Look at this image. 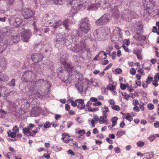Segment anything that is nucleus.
<instances>
[{
    "instance_id": "obj_53",
    "label": "nucleus",
    "mask_w": 159,
    "mask_h": 159,
    "mask_svg": "<svg viewBox=\"0 0 159 159\" xmlns=\"http://www.w3.org/2000/svg\"><path fill=\"white\" fill-rule=\"evenodd\" d=\"M33 25L34 26V32H37L38 30H42V29H41V28L39 29H38L36 27L35 25V22H34V23H33Z\"/></svg>"
},
{
    "instance_id": "obj_43",
    "label": "nucleus",
    "mask_w": 159,
    "mask_h": 159,
    "mask_svg": "<svg viewBox=\"0 0 159 159\" xmlns=\"http://www.w3.org/2000/svg\"><path fill=\"white\" fill-rule=\"evenodd\" d=\"M148 109L150 110H152L154 108V106L151 103L148 104L147 105Z\"/></svg>"
},
{
    "instance_id": "obj_32",
    "label": "nucleus",
    "mask_w": 159,
    "mask_h": 159,
    "mask_svg": "<svg viewBox=\"0 0 159 159\" xmlns=\"http://www.w3.org/2000/svg\"><path fill=\"white\" fill-rule=\"evenodd\" d=\"M107 120L105 119L102 116L100 117L99 119V122L100 124H102L104 123H107Z\"/></svg>"
},
{
    "instance_id": "obj_52",
    "label": "nucleus",
    "mask_w": 159,
    "mask_h": 159,
    "mask_svg": "<svg viewBox=\"0 0 159 159\" xmlns=\"http://www.w3.org/2000/svg\"><path fill=\"white\" fill-rule=\"evenodd\" d=\"M137 145L138 146L141 147L144 145V143L142 141L138 142L137 143Z\"/></svg>"
},
{
    "instance_id": "obj_20",
    "label": "nucleus",
    "mask_w": 159,
    "mask_h": 159,
    "mask_svg": "<svg viewBox=\"0 0 159 159\" xmlns=\"http://www.w3.org/2000/svg\"><path fill=\"white\" fill-rule=\"evenodd\" d=\"M116 85H113L111 84H109L107 86V89L108 90L112 91L114 93L113 94H114L116 93L115 89H116Z\"/></svg>"
},
{
    "instance_id": "obj_60",
    "label": "nucleus",
    "mask_w": 159,
    "mask_h": 159,
    "mask_svg": "<svg viewBox=\"0 0 159 159\" xmlns=\"http://www.w3.org/2000/svg\"><path fill=\"white\" fill-rule=\"evenodd\" d=\"M152 79V77H148L146 81V83L148 84H149L151 82Z\"/></svg>"
},
{
    "instance_id": "obj_10",
    "label": "nucleus",
    "mask_w": 159,
    "mask_h": 159,
    "mask_svg": "<svg viewBox=\"0 0 159 159\" xmlns=\"http://www.w3.org/2000/svg\"><path fill=\"white\" fill-rule=\"evenodd\" d=\"M31 58L33 61L37 63L41 61L43 57L40 54L34 53L32 55Z\"/></svg>"
},
{
    "instance_id": "obj_19",
    "label": "nucleus",
    "mask_w": 159,
    "mask_h": 159,
    "mask_svg": "<svg viewBox=\"0 0 159 159\" xmlns=\"http://www.w3.org/2000/svg\"><path fill=\"white\" fill-rule=\"evenodd\" d=\"M154 155V154L153 152H150L144 153L141 155V156H146L145 157L146 159H150L153 157Z\"/></svg>"
},
{
    "instance_id": "obj_61",
    "label": "nucleus",
    "mask_w": 159,
    "mask_h": 159,
    "mask_svg": "<svg viewBox=\"0 0 159 159\" xmlns=\"http://www.w3.org/2000/svg\"><path fill=\"white\" fill-rule=\"evenodd\" d=\"M91 101L96 102L98 101V99L95 97H91L90 98Z\"/></svg>"
},
{
    "instance_id": "obj_28",
    "label": "nucleus",
    "mask_w": 159,
    "mask_h": 159,
    "mask_svg": "<svg viewBox=\"0 0 159 159\" xmlns=\"http://www.w3.org/2000/svg\"><path fill=\"white\" fill-rule=\"evenodd\" d=\"M69 22L68 20H64L63 22H62V25H64V26L65 27L66 29L67 30L69 28Z\"/></svg>"
},
{
    "instance_id": "obj_2",
    "label": "nucleus",
    "mask_w": 159,
    "mask_h": 159,
    "mask_svg": "<svg viewBox=\"0 0 159 159\" xmlns=\"http://www.w3.org/2000/svg\"><path fill=\"white\" fill-rule=\"evenodd\" d=\"M79 29L85 34H86L90 28V25L89 20L87 17L82 18L79 22Z\"/></svg>"
},
{
    "instance_id": "obj_48",
    "label": "nucleus",
    "mask_w": 159,
    "mask_h": 159,
    "mask_svg": "<svg viewBox=\"0 0 159 159\" xmlns=\"http://www.w3.org/2000/svg\"><path fill=\"white\" fill-rule=\"evenodd\" d=\"M159 73H157L154 77V79L155 81H158L159 80Z\"/></svg>"
},
{
    "instance_id": "obj_35",
    "label": "nucleus",
    "mask_w": 159,
    "mask_h": 159,
    "mask_svg": "<svg viewBox=\"0 0 159 159\" xmlns=\"http://www.w3.org/2000/svg\"><path fill=\"white\" fill-rule=\"evenodd\" d=\"M67 102H70L71 103V104L73 107H76L77 106V102H76V100L75 101H74L73 100H68Z\"/></svg>"
},
{
    "instance_id": "obj_46",
    "label": "nucleus",
    "mask_w": 159,
    "mask_h": 159,
    "mask_svg": "<svg viewBox=\"0 0 159 159\" xmlns=\"http://www.w3.org/2000/svg\"><path fill=\"white\" fill-rule=\"evenodd\" d=\"M65 39L61 38V39L58 38L56 40V45H57V44L60 43H62V42L64 41Z\"/></svg>"
},
{
    "instance_id": "obj_62",
    "label": "nucleus",
    "mask_w": 159,
    "mask_h": 159,
    "mask_svg": "<svg viewBox=\"0 0 159 159\" xmlns=\"http://www.w3.org/2000/svg\"><path fill=\"white\" fill-rule=\"evenodd\" d=\"M122 47L126 52H129L130 50L126 46H125V45H123Z\"/></svg>"
},
{
    "instance_id": "obj_42",
    "label": "nucleus",
    "mask_w": 159,
    "mask_h": 159,
    "mask_svg": "<svg viewBox=\"0 0 159 159\" xmlns=\"http://www.w3.org/2000/svg\"><path fill=\"white\" fill-rule=\"evenodd\" d=\"M83 52H85V53L87 54V55L90 54H91L90 52V51L89 49V48H85L83 50V51H82Z\"/></svg>"
},
{
    "instance_id": "obj_31",
    "label": "nucleus",
    "mask_w": 159,
    "mask_h": 159,
    "mask_svg": "<svg viewBox=\"0 0 159 159\" xmlns=\"http://www.w3.org/2000/svg\"><path fill=\"white\" fill-rule=\"evenodd\" d=\"M7 134L9 136H10L12 138H15L16 136V134L14 132H11L10 131L7 132Z\"/></svg>"
},
{
    "instance_id": "obj_13",
    "label": "nucleus",
    "mask_w": 159,
    "mask_h": 159,
    "mask_svg": "<svg viewBox=\"0 0 159 159\" xmlns=\"http://www.w3.org/2000/svg\"><path fill=\"white\" fill-rule=\"evenodd\" d=\"M62 24V22L61 20H59L57 21L56 19L55 20H52L49 22V24L51 25V26H53L55 29L58 26L61 25Z\"/></svg>"
},
{
    "instance_id": "obj_33",
    "label": "nucleus",
    "mask_w": 159,
    "mask_h": 159,
    "mask_svg": "<svg viewBox=\"0 0 159 159\" xmlns=\"http://www.w3.org/2000/svg\"><path fill=\"white\" fill-rule=\"evenodd\" d=\"M7 48V45L5 44L0 46V52H2L4 51Z\"/></svg>"
},
{
    "instance_id": "obj_47",
    "label": "nucleus",
    "mask_w": 159,
    "mask_h": 159,
    "mask_svg": "<svg viewBox=\"0 0 159 159\" xmlns=\"http://www.w3.org/2000/svg\"><path fill=\"white\" fill-rule=\"evenodd\" d=\"M115 72L116 75H117L120 74L122 72V70L120 68H117L115 70Z\"/></svg>"
},
{
    "instance_id": "obj_16",
    "label": "nucleus",
    "mask_w": 159,
    "mask_h": 159,
    "mask_svg": "<svg viewBox=\"0 0 159 159\" xmlns=\"http://www.w3.org/2000/svg\"><path fill=\"white\" fill-rule=\"evenodd\" d=\"M11 30L7 29V27H4L2 29V35L4 36H9L11 34Z\"/></svg>"
},
{
    "instance_id": "obj_21",
    "label": "nucleus",
    "mask_w": 159,
    "mask_h": 159,
    "mask_svg": "<svg viewBox=\"0 0 159 159\" xmlns=\"http://www.w3.org/2000/svg\"><path fill=\"white\" fill-rule=\"evenodd\" d=\"M33 113L35 116H38L41 112V109L40 108H36L33 109Z\"/></svg>"
},
{
    "instance_id": "obj_56",
    "label": "nucleus",
    "mask_w": 159,
    "mask_h": 159,
    "mask_svg": "<svg viewBox=\"0 0 159 159\" xmlns=\"http://www.w3.org/2000/svg\"><path fill=\"white\" fill-rule=\"evenodd\" d=\"M47 0H40V3L41 5H43L46 4L47 3Z\"/></svg>"
},
{
    "instance_id": "obj_24",
    "label": "nucleus",
    "mask_w": 159,
    "mask_h": 159,
    "mask_svg": "<svg viewBox=\"0 0 159 159\" xmlns=\"http://www.w3.org/2000/svg\"><path fill=\"white\" fill-rule=\"evenodd\" d=\"M1 76V77L0 80V81H7L9 79V77L6 74L2 73Z\"/></svg>"
},
{
    "instance_id": "obj_37",
    "label": "nucleus",
    "mask_w": 159,
    "mask_h": 159,
    "mask_svg": "<svg viewBox=\"0 0 159 159\" xmlns=\"http://www.w3.org/2000/svg\"><path fill=\"white\" fill-rule=\"evenodd\" d=\"M125 134V132L123 130H119L116 134V136L120 137Z\"/></svg>"
},
{
    "instance_id": "obj_45",
    "label": "nucleus",
    "mask_w": 159,
    "mask_h": 159,
    "mask_svg": "<svg viewBox=\"0 0 159 159\" xmlns=\"http://www.w3.org/2000/svg\"><path fill=\"white\" fill-rule=\"evenodd\" d=\"M51 124L49 122L47 121L44 125V127L45 128H47L50 127L51 126Z\"/></svg>"
},
{
    "instance_id": "obj_50",
    "label": "nucleus",
    "mask_w": 159,
    "mask_h": 159,
    "mask_svg": "<svg viewBox=\"0 0 159 159\" xmlns=\"http://www.w3.org/2000/svg\"><path fill=\"white\" fill-rule=\"evenodd\" d=\"M129 72L132 75H134L136 73V71L134 68H132L130 69Z\"/></svg>"
},
{
    "instance_id": "obj_8",
    "label": "nucleus",
    "mask_w": 159,
    "mask_h": 159,
    "mask_svg": "<svg viewBox=\"0 0 159 159\" xmlns=\"http://www.w3.org/2000/svg\"><path fill=\"white\" fill-rule=\"evenodd\" d=\"M61 61L62 64L64 65V68L66 70L70 76V74L73 70V67L71 66L69 63L66 62V60L64 58L61 57Z\"/></svg>"
},
{
    "instance_id": "obj_29",
    "label": "nucleus",
    "mask_w": 159,
    "mask_h": 159,
    "mask_svg": "<svg viewBox=\"0 0 159 159\" xmlns=\"http://www.w3.org/2000/svg\"><path fill=\"white\" fill-rule=\"evenodd\" d=\"M15 82V80L12 79L10 82L8 83V85L9 86L13 87L16 85Z\"/></svg>"
},
{
    "instance_id": "obj_36",
    "label": "nucleus",
    "mask_w": 159,
    "mask_h": 159,
    "mask_svg": "<svg viewBox=\"0 0 159 159\" xmlns=\"http://www.w3.org/2000/svg\"><path fill=\"white\" fill-rule=\"evenodd\" d=\"M125 118L129 121H131L133 120L132 117L130 116V114L128 113H127Z\"/></svg>"
},
{
    "instance_id": "obj_39",
    "label": "nucleus",
    "mask_w": 159,
    "mask_h": 159,
    "mask_svg": "<svg viewBox=\"0 0 159 159\" xmlns=\"http://www.w3.org/2000/svg\"><path fill=\"white\" fill-rule=\"evenodd\" d=\"M156 138L155 134L151 135L148 138V139L151 142H152L154 139Z\"/></svg>"
},
{
    "instance_id": "obj_1",
    "label": "nucleus",
    "mask_w": 159,
    "mask_h": 159,
    "mask_svg": "<svg viewBox=\"0 0 159 159\" xmlns=\"http://www.w3.org/2000/svg\"><path fill=\"white\" fill-rule=\"evenodd\" d=\"M79 1V0H68V4L72 6V8L69 12V16L73 17L74 15L79 12V10L83 7V4H78Z\"/></svg>"
},
{
    "instance_id": "obj_22",
    "label": "nucleus",
    "mask_w": 159,
    "mask_h": 159,
    "mask_svg": "<svg viewBox=\"0 0 159 159\" xmlns=\"http://www.w3.org/2000/svg\"><path fill=\"white\" fill-rule=\"evenodd\" d=\"M123 0H113L112 2H114V6L115 7H117L121 6L123 2Z\"/></svg>"
},
{
    "instance_id": "obj_41",
    "label": "nucleus",
    "mask_w": 159,
    "mask_h": 159,
    "mask_svg": "<svg viewBox=\"0 0 159 159\" xmlns=\"http://www.w3.org/2000/svg\"><path fill=\"white\" fill-rule=\"evenodd\" d=\"M85 107V104L84 103L81 104H78V108L80 110H81L84 109Z\"/></svg>"
},
{
    "instance_id": "obj_49",
    "label": "nucleus",
    "mask_w": 159,
    "mask_h": 159,
    "mask_svg": "<svg viewBox=\"0 0 159 159\" xmlns=\"http://www.w3.org/2000/svg\"><path fill=\"white\" fill-rule=\"evenodd\" d=\"M122 94L123 96H125V99H126L127 100H129V98L130 97V96L129 95L127 94L126 93H122Z\"/></svg>"
},
{
    "instance_id": "obj_64",
    "label": "nucleus",
    "mask_w": 159,
    "mask_h": 159,
    "mask_svg": "<svg viewBox=\"0 0 159 159\" xmlns=\"http://www.w3.org/2000/svg\"><path fill=\"white\" fill-rule=\"evenodd\" d=\"M154 124L156 128L159 127V122L158 121H156Z\"/></svg>"
},
{
    "instance_id": "obj_27",
    "label": "nucleus",
    "mask_w": 159,
    "mask_h": 159,
    "mask_svg": "<svg viewBox=\"0 0 159 159\" xmlns=\"http://www.w3.org/2000/svg\"><path fill=\"white\" fill-rule=\"evenodd\" d=\"M71 35L74 38H75L76 39H77L80 36V34L79 31L75 30L73 31Z\"/></svg>"
},
{
    "instance_id": "obj_30",
    "label": "nucleus",
    "mask_w": 159,
    "mask_h": 159,
    "mask_svg": "<svg viewBox=\"0 0 159 159\" xmlns=\"http://www.w3.org/2000/svg\"><path fill=\"white\" fill-rule=\"evenodd\" d=\"M30 130L29 127H25L23 128V132L25 134H27L28 133L29 134V133L30 132Z\"/></svg>"
},
{
    "instance_id": "obj_14",
    "label": "nucleus",
    "mask_w": 159,
    "mask_h": 159,
    "mask_svg": "<svg viewBox=\"0 0 159 159\" xmlns=\"http://www.w3.org/2000/svg\"><path fill=\"white\" fill-rule=\"evenodd\" d=\"M20 36L16 35L11 36V41L9 43L10 45H12L13 43H17L20 41Z\"/></svg>"
},
{
    "instance_id": "obj_18",
    "label": "nucleus",
    "mask_w": 159,
    "mask_h": 159,
    "mask_svg": "<svg viewBox=\"0 0 159 159\" xmlns=\"http://www.w3.org/2000/svg\"><path fill=\"white\" fill-rule=\"evenodd\" d=\"M133 53L136 55L138 59H142V56L141 55V50L139 49H135L133 51Z\"/></svg>"
},
{
    "instance_id": "obj_54",
    "label": "nucleus",
    "mask_w": 159,
    "mask_h": 159,
    "mask_svg": "<svg viewBox=\"0 0 159 159\" xmlns=\"http://www.w3.org/2000/svg\"><path fill=\"white\" fill-rule=\"evenodd\" d=\"M127 87V86L125 84H120V87L121 89L123 90H125Z\"/></svg>"
},
{
    "instance_id": "obj_38",
    "label": "nucleus",
    "mask_w": 159,
    "mask_h": 159,
    "mask_svg": "<svg viewBox=\"0 0 159 159\" xmlns=\"http://www.w3.org/2000/svg\"><path fill=\"white\" fill-rule=\"evenodd\" d=\"M12 131L16 134L18 133L19 132V129L17 126H14L12 128Z\"/></svg>"
},
{
    "instance_id": "obj_9",
    "label": "nucleus",
    "mask_w": 159,
    "mask_h": 159,
    "mask_svg": "<svg viewBox=\"0 0 159 159\" xmlns=\"http://www.w3.org/2000/svg\"><path fill=\"white\" fill-rule=\"evenodd\" d=\"M98 0H96V3H92L89 4V5L90 6L89 7H88V9L89 10H96L100 6H101V5L103 3L101 2H98Z\"/></svg>"
},
{
    "instance_id": "obj_26",
    "label": "nucleus",
    "mask_w": 159,
    "mask_h": 159,
    "mask_svg": "<svg viewBox=\"0 0 159 159\" xmlns=\"http://www.w3.org/2000/svg\"><path fill=\"white\" fill-rule=\"evenodd\" d=\"M6 65V59L3 57H0V66L2 67H5Z\"/></svg>"
},
{
    "instance_id": "obj_15",
    "label": "nucleus",
    "mask_w": 159,
    "mask_h": 159,
    "mask_svg": "<svg viewBox=\"0 0 159 159\" xmlns=\"http://www.w3.org/2000/svg\"><path fill=\"white\" fill-rule=\"evenodd\" d=\"M29 71H26L21 76V79L22 80L26 82H28V80L30 78V75H29Z\"/></svg>"
},
{
    "instance_id": "obj_63",
    "label": "nucleus",
    "mask_w": 159,
    "mask_h": 159,
    "mask_svg": "<svg viewBox=\"0 0 159 159\" xmlns=\"http://www.w3.org/2000/svg\"><path fill=\"white\" fill-rule=\"evenodd\" d=\"M116 52L115 51L113 52H112V53L111 54V56L112 58L113 59H114L116 57Z\"/></svg>"
},
{
    "instance_id": "obj_34",
    "label": "nucleus",
    "mask_w": 159,
    "mask_h": 159,
    "mask_svg": "<svg viewBox=\"0 0 159 159\" xmlns=\"http://www.w3.org/2000/svg\"><path fill=\"white\" fill-rule=\"evenodd\" d=\"M78 133L80 135L78 137L79 138H80V136H82V135L84 134H85V131L84 130L82 129L80 130L78 132H76V133Z\"/></svg>"
},
{
    "instance_id": "obj_12",
    "label": "nucleus",
    "mask_w": 159,
    "mask_h": 159,
    "mask_svg": "<svg viewBox=\"0 0 159 159\" xmlns=\"http://www.w3.org/2000/svg\"><path fill=\"white\" fill-rule=\"evenodd\" d=\"M77 47L80 48L81 50L82 51H83L84 49L86 47V45L84 43V41H80L79 43L78 44L77 46H75V47L73 48L72 47H71L70 49L73 51L75 52H78L77 51H76V48Z\"/></svg>"
},
{
    "instance_id": "obj_6",
    "label": "nucleus",
    "mask_w": 159,
    "mask_h": 159,
    "mask_svg": "<svg viewBox=\"0 0 159 159\" xmlns=\"http://www.w3.org/2000/svg\"><path fill=\"white\" fill-rule=\"evenodd\" d=\"M22 14L25 19L33 17L35 14L34 12L27 8H23L22 10Z\"/></svg>"
},
{
    "instance_id": "obj_59",
    "label": "nucleus",
    "mask_w": 159,
    "mask_h": 159,
    "mask_svg": "<svg viewBox=\"0 0 159 159\" xmlns=\"http://www.w3.org/2000/svg\"><path fill=\"white\" fill-rule=\"evenodd\" d=\"M133 105L134 106L137 105L139 103L138 100H137V99H134L133 100Z\"/></svg>"
},
{
    "instance_id": "obj_40",
    "label": "nucleus",
    "mask_w": 159,
    "mask_h": 159,
    "mask_svg": "<svg viewBox=\"0 0 159 159\" xmlns=\"http://www.w3.org/2000/svg\"><path fill=\"white\" fill-rule=\"evenodd\" d=\"M111 108L113 110H114L117 111H119L120 109V107L119 106L115 104L112 106L111 107Z\"/></svg>"
},
{
    "instance_id": "obj_44",
    "label": "nucleus",
    "mask_w": 159,
    "mask_h": 159,
    "mask_svg": "<svg viewBox=\"0 0 159 159\" xmlns=\"http://www.w3.org/2000/svg\"><path fill=\"white\" fill-rule=\"evenodd\" d=\"M102 110L103 113H106L109 111L108 108L106 106H105L103 108H102Z\"/></svg>"
},
{
    "instance_id": "obj_17",
    "label": "nucleus",
    "mask_w": 159,
    "mask_h": 159,
    "mask_svg": "<svg viewBox=\"0 0 159 159\" xmlns=\"http://www.w3.org/2000/svg\"><path fill=\"white\" fill-rule=\"evenodd\" d=\"M55 16V14L53 13H49L46 15V17L48 19V20H49H49L48 21L49 24V22L51 21V20H55L56 19Z\"/></svg>"
},
{
    "instance_id": "obj_5",
    "label": "nucleus",
    "mask_w": 159,
    "mask_h": 159,
    "mask_svg": "<svg viewBox=\"0 0 159 159\" xmlns=\"http://www.w3.org/2000/svg\"><path fill=\"white\" fill-rule=\"evenodd\" d=\"M109 19V16L105 14L97 20L96 24L98 26L106 25L108 23Z\"/></svg>"
},
{
    "instance_id": "obj_4",
    "label": "nucleus",
    "mask_w": 159,
    "mask_h": 159,
    "mask_svg": "<svg viewBox=\"0 0 159 159\" xmlns=\"http://www.w3.org/2000/svg\"><path fill=\"white\" fill-rule=\"evenodd\" d=\"M9 23L12 26L19 27L22 24V21L20 18H17L16 16H11L9 17Z\"/></svg>"
},
{
    "instance_id": "obj_51",
    "label": "nucleus",
    "mask_w": 159,
    "mask_h": 159,
    "mask_svg": "<svg viewBox=\"0 0 159 159\" xmlns=\"http://www.w3.org/2000/svg\"><path fill=\"white\" fill-rule=\"evenodd\" d=\"M108 103L111 105L113 106L115 104V102L113 99H110L108 101Z\"/></svg>"
},
{
    "instance_id": "obj_57",
    "label": "nucleus",
    "mask_w": 159,
    "mask_h": 159,
    "mask_svg": "<svg viewBox=\"0 0 159 159\" xmlns=\"http://www.w3.org/2000/svg\"><path fill=\"white\" fill-rule=\"evenodd\" d=\"M76 102H77V103L78 104L83 103H84V101L82 99H79L76 100Z\"/></svg>"
},
{
    "instance_id": "obj_3",
    "label": "nucleus",
    "mask_w": 159,
    "mask_h": 159,
    "mask_svg": "<svg viewBox=\"0 0 159 159\" xmlns=\"http://www.w3.org/2000/svg\"><path fill=\"white\" fill-rule=\"evenodd\" d=\"M88 79H83L80 82H78V84H77L76 86L80 92L82 93L86 89H87L86 85L88 83Z\"/></svg>"
},
{
    "instance_id": "obj_11",
    "label": "nucleus",
    "mask_w": 159,
    "mask_h": 159,
    "mask_svg": "<svg viewBox=\"0 0 159 159\" xmlns=\"http://www.w3.org/2000/svg\"><path fill=\"white\" fill-rule=\"evenodd\" d=\"M129 11L125 10L122 15V17L123 18L124 20L126 21H130L131 20V14L129 13Z\"/></svg>"
},
{
    "instance_id": "obj_23",
    "label": "nucleus",
    "mask_w": 159,
    "mask_h": 159,
    "mask_svg": "<svg viewBox=\"0 0 159 159\" xmlns=\"http://www.w3.org/2000/svg\"><path fill=\"white\" fill-rule=\"evenodd\" d=\"M29 85L30 90L35 89L36 86V82L35 81H32L29 82Z\"/></svg>"
},
{
    "instance_id": "obj_7",
    "label": "nucleus",
    "mask_w": 159,
    "mask_h": 159,
    "mask_svg": "<svg viewBox=\"0 0 159 159\" xmlns=\"http://www.w3.org/2000/svg\"><path fill=\"white\" fill-rule=\"evenodd\" d=\"M23 33L21 32V36L22 40L25 42H28L32 35V33L30 30H27L23 31Z\"/></svg>"
},
{
    "instance_id": "obj_25",
    "label": "nucleus",
    "mask_w": 159,
    "mask_h": 159,
    "mask_svg": "<svg viewBox=\"0 0 159 159\" xmlns=\"http://www.w3.org/2000/svg\"><path fill=\"white\" fill-rule=\"evenodd\" d=\"M118 120V118L117 117L115 116L112 117L111 119V121L112 123V125H110L109 126V127H111V128L112 127H113L114 126L116 125L117 124L116 122Z\"/></svg>"
},
{
    "instance_id": "obj_55",
    "label": "nucleus",
    "mask_w": 159,
    "mask_h": 159,
    "mask_svg": "<svg viewBox=\"0 0 159 159\" xmlns=\"http://www.w3.org/2000/svg\"><path fill=\"white\" fill-rule=\"evenodd\" d=\"M138 39L140 40H144L146 39V37L144 35L139 36L138 37Z\"/></svg>"
},
{
    "instance_id": "obj_58",
    "label": "nucleus",
    "mask_w": 159,
    "mask_h": 159,
    "mask_svg": "<svg viewBox=\"0 0 159 159\" xmlns=\"http://www.w3.org/2000/svg\"><path fill=\"white\" fill-rule=\"evenodd\" d=\"M36 132L34 130L30 131L29 133V134L32 136L34 137L35 135Z\"/></svg>"
}]
</instances>
